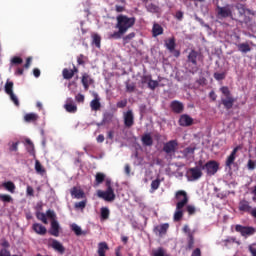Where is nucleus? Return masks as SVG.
I'll use <instances>...</instances> for the list:
<instances>
[{
  "label": "nucleus",
  "mask_w": 256,
  "mask_h": 256,
  "mask_svg": "<svg viewBox=\"0 0 256 256\" xmlns=\"http://www.w3.org/2000/svg\"><path fill=\"white\" fill-rule=\"evenodd\" d=\"M137 22V18L135 17H129L124 14H119L116 17V25L115 29L118 31H115L113 33L108 34V39H121L129 29H133L135 27V23Z\"/></svg>",
  "instance_id": "nucleus-1"
},
{
  "label": "nucleus",
  "mask_w": 256,
  "mask_h": 256,
  "mask_svg": "<svg viewBox=\"0 0 256 256\" xmlns=\"http://www.w3.org/2000/svg\"><path fill=\"white\" fill-rule=\"evenodd\" d=\"M235 9L238 11V14L233 16V21L240 23V25H248V23H251V17L247 16V13L251 15V9L241 3L236 4Z\"/></svg>",
  "instance_id": "nucleus-2"
},
{
  "label": "nucleus",
  "mask_w": 256,
  "mask_h": 256,
  "mask_svg": "<svg viewBox=\"0 0 256 256\" xmlns=\"http://www.w3.org/2000/svg\"><path fill=\"white\" fill-rule=\"evenodd\" d=\"M220 91L224 97H221L220 103L223 105L224 109L229 111L230 109H233V105H235V98L233 97V94H231V90H229V87L222 86L220 88Z\"/></svg>",
  "instance_id": "nucleus-3"
},
{
  "label": "nucleus",
  "mask_w": 256,
  "mask_h": 256,
  "mask_svg": "<svg viewBox=\"0 0 256 256\" xmlns=\"http://www.w3.org/2000/svg\"><path fill=\"white\" fill-rule=\"evenodd\" d=\"M195 165L187 171L189 181H199L203 177V160H199Z\"/></svg>",
  "instance_id": "nucleus-4"
},
{
  "label": "nucleus",
  "mask_w": 256,
  "mask_h": 256,
  "mask_svg": "<svg viewBox=\"0 0 256 256\" xmlns=\"http://www.w3.org/2000/svg\"><path fill=\"white\" fill-rule=\"evenodd\" d=\"M106 191L98 190L97 195L100 199H104V201H108L109 203L113 202L115 199V191L113 190V186H111V180H106Z\"/></svg>",
  "instance_id": "nucleus-5"
},
{
  "label": "nucleus",
  "mask_w": 256,
  "mask_h": 256,
  "mask_svg": "<svg viewBox=\"0 0 256 256\" xmlns=\"http://www.w3.org/2000/svg\"><path fill=\"white\" fill-rule=\"evenodd\" d=\"M199 57H201V54L196 50H191L187 56L189 72L192 74H195L197 71H199V67L197 66Z\"/></svg>",
  "instance_id": "nucleus-6"
},
{
  "label": "nucleus",
  "mask_w": 256,
  "mask_h": 256,
  "mask_svg": "<svg viewBox=\"0 0 256 256\" xmlns=\"http://www.w3.org/2000/svg\"><path fill=\"white\" fill-rule=\"evenodd\" d=\"M202 169L209 177H213V175L219 171V163L215 160H210L205 163V161L202 160Z\"/></svg>",
  "instance_id": "nucleus-7"
},
{
  "label": "nucleus",
  "mask_w": 256,
  "mask_h": 256,
  "mask_svg": "<svg viewBox=\"0 0 256 256\" xmlns=\"http://www.w3.org/2000/svg\"><path fill=\"white\" fill-rule=\"evenodd\" d=\"M235 232L240 233L242 237L247 239V237H252V235L256 233V229L253 226H243L241 224H237L235 226Z\"/></svg>",
  "instance_id": "nucleus-8"
},
{
  "label": "nucleus",
  "mask_w": 256,
  "mask_h": 256,
  "mask_svg": "<svg viewBox=\"0 0 256 256\" xmlns=\"http://www.w3.org/2000/svg\"><path fill=\"white\" fill-rule=\"evenodd\" d=\"M177 147H179V142L177 140H170L164 144L163 151L167 155H173L176 153Z\"/></svg>",
  "instance_id": "nucleus-9"
},
{
  "label": "nucleus",
  "mask_w": 256,
  "mask_h": 256,
  "mask_svg": "<svg viewBox=\"0 0 256 256\" xmlns=\"http://www.w3.org/2000/svg\"><path fill=\"white\" fill-rule=\"evenodd\" d=\"M187 205V198H184L181 202H177L176 211L174 213V221L177 223L183 219V207Z\"/></svg>",
  "instance_id": "nucleus-10"
},
{
  "label": "nucleus",
  "mask_w": 256,
  "mask_h": 256,
  "mask_svg": "<svg viewBox=\"0 0 256 256\" xmlns=\"http://www.w3.org/2000/svg\"><path fill=\"white\" fill-rule=\"evenodd\" d=\"M124 126L127 129H131L135 125V116L133 115V110H128L123 113Z\"/></svg>",
  "instance_id": "nucleus-11"
},
{
  "label": "nucleus",
  "mask_w": 256,
  "mask_h": 256,
  "mask_svg": "<svg viewBox=\"0 0 256 256\" xmlns=\"http://www.w3.org/2000/svg\"><path fill=\"white\" fill-rule=\"evenodd\" d=\"M217 15L219 17H222L223 19H227V17H230V19H233V11L229 7V5L224 7L217 6Z\"/></svg>",
  "instance_id": "nucleus-12"
},
{
  "label": "nucleus",
  "mask_w": 256,
  "mask_h": 256,
  "mask_svg": "<svg viewBox=\"0 0 256 256\" xmlns=\"http://www.w3.org/2000/svg\"><path fill=\"white\" fill-rule=\"evenodd\" d=\"M253 209V206H251V202H249L246 199H242L238 203V210L240 213H251V210Z\"/></svg>",
  "instance_id": "nucleus-13"
},
{
  "label": "nucleus",
  "mask_w": 256,
  "mask_h": 256,
  "mask_svg": "<svg viewBox=\"0 0 256 256\" xmlns=\"http://www.w3.org/2000/svg\"><path fill=\"white\" fill-rule=\"evenodd\" d=\"M170 109H172L173 113H176L177 115L183 113L185 106L182 102H179L178 100H174L170 104Z\"/></svg>",
  "instance_id": "nucleus-14"
},
{
  "label": "nucleus",
  "mask_w": 256,
  "mask_h": 256,
  "mask_svg": "<svg viewBox=\"0 0 256 256\" xmlns=\"http://www.w3.org/2000/svg\"><path fill=\"white\" fill-rule=\"evenodd\" d=\"M193 125V118L187 114H183L179 119L180 127H191Z\"/></svg>",
  "instance_id": "nucleus-15"
},
{
  "label": "nucleus",
  "mask_w": 256,
  "mask_h": 256,
  "mask_svg": "<svg viewBox=\"0 0 256 256\" xmlns=\"http://www.w3.org/2000/svg\"><path fill=\"white\" fill-rule=\"evenodd\" d=\"M64 109H66L67 113H77V105H75L73 98H67Z\"/></svg>",
  "instance_id": "nucleus-16"
},
{
  "label": "nucleus",
  "mask_w": 256,
  "mask_h": 256,
  "mask_svg": "<svg viewBox=\"0 0 256 256\" xmlns=\"http://www.w3.org/2000/svg\"><path fill=\"white\" fill-rule=\"evenodd\" d=\"M168 229H169L168 223L157 225L156 227H154V233L156 235H159V237H163V235L167 234Z\"/></svg>",
  "instance_id": "nucleus-17"
},
{
  "label": "nucleus",
  "mask_w": 256,
  "mask_h": 256,
  "mask_svg": "<svg viewBox=\"0 0 256 256\" xmlns=\"http://www.w3.org/2000/svg\"><path fill=\"white\" fill-rule=\"evenodd\" d=\"M70 193H71V196L74 197V199H85V192L78 188V187H73L71 190H70Z\"/></svg>",
  "instance_id": "nucleus-18"
},
{
  "label": "nucleus",
  "mask_w": 256,
  "mask_h": 256,
  "mask_svg": "<svg viewBox=\"0 0 256 256\" xmlns=\"http://www.w3.org/2000/svg\"><path fill=\"white\" fill-rule=\"evenodd\" d=\"M1 247L0 249V256H11V251H9V247H11V244H9V241L3 239L1 242Z\"/></svg>",
  "instance_id": "nucleus-19"
},
{
  "label": "nucleus",
  "mask_w": 256,
  "mask_h": 256,
  "mask_svg": "<svg viewBox=\"0 0 256 256\" xmlns=\"http://www.w3.org/2000/svg\"><path fill=\"white\" fill-rule=\"evenodd\" d=\"M54 251H57V253H60V255H63L65 253V246L61 244L58 240L52 239V243L50 245Z\"/></svg>",
  "instance_id": "nucleus-20"
},
{
  "label": "nucleus",
  "mask_w": 256,
  "mask_h": 256,
  "mask_svg": "<svg viewBox=\"0 0 256 256\" xmlns=\"http://www.w3.org/2000/svg\"><path fill=\"white\" fill-rule=\"evenodd\" d=\"M33 231L37 233V235H46L47 234V228L43 226V224L40 223H34L32 225Z\"/></svg>",
  "instance_id": "nucleus-21"
},
{
  "label": "nucleus",
  "mask_w": 256,
  "mask_h": 256,
  "mask_svg": "<svg viewBox=\"0 0 256 256\" xmlns=\"http://www.w3.org/2000/svg\"><path fill=\"white\" fill-rule=\"evenodd\" d=\"M107 251H109V245L107 244V242H100L98 244V256H106L105 254L107 253Z\"/></svg>",
  "instance_id": "nucleus-22"
},
{
  "label": "nucleus",
  "mask_w": 256,
  "mask_h": 256,
  "mask_svg": "<svg viewBox=\"0 0 256 256\" xmlns=\"http://www.w3.org/2000/svg\"><path fill=\"white\" fill-rule=\"evenodd\" d=\"M49 233L53 237H59V222H57V220L51 222V228L49 230Z\"/></svg>",
  "instance_id": "nucleus-23"
},
{
  "label": "nucleus",
  "mask_w": 256,
  "mask_h": 256,
  "mask_svg": "<svg viewBox=\"0 0 256 256\" xmlns=\"http://www.w3.org/2000/svg\"><path fill=\"white\" fill-rule=\"evenodd\" d=\"M165 47L168 49V51H170V53H173V51H175V47H177V44L175 43V37L166 40Z\"/></svg>",
  "instance_id": "nucleus-24"
},
{
  "label": "nucleus",
  "mask_w": 256,
  "mask_h": 256,
  "mask_svg": "<svg viewBox=\"0 0 256 256\" xmlns=\"http://www.w3.org/2000/svg\"><path fill=\"white\" fill-rule=\"evenodd\" d=\"M141 141L145 147H151V145H153V137H151V134H144Z\"/></svg>",
  "instance_id": "nucleus-25"
},
{
  "label": "nucleus",
  "mask_w": 256,
  "mask_h": 256,
  "mask_svg": "<svg viewBox=\"0 0 256 256\" xmlns=\"http://www.w3.org/2000/svg\"><path fill=\"white\" fill-rule=\"evenodd\" d=\"M152 35L153 37H159V35H163V27L160 24L154 23L152 27Z\"/></svg>",
  "instance_id": "nucleus-26"
},
{
  "label": "nucleus",
  "mask_w": 256,
  "mask_h": 256,
  "mask_svg": "<svg viewBox=\"0 0 256 256\" xmlns=\"http://www.w3.org/2000/svg\"><path fill=\"white\" fill-rule=\"evenodd\" d=\"M176 199L178 203H181V201H184L185 198L187 199V203H189V197L187 196V192L180 190L176 192Z\"/></svg>",
  "instance_id": "nucleus-27"
},
{
  "label": "nucleus",
  "mask_w": 256,
  "mask_h": 256,
  "mask_svg": "<svg viewBox=\"0 0 256 256\" xmlns=\"http://www.w3.org/2000/svg\"><path fill=\"white\" fill-rule=\"evenodd\" d=\"M39 119V115L36 113H28L24 116L26 123H33Z\"/></svg>",
  "instance_id": "nucleus-28"
},
{
  "label": "nucleus",
  "mask_w": 256,
  "mask_h": 256,
  "mask_svg": "<svg viewBox=\"0 0 256 256\" xmlns=\"http://www.w3.org/2000/svg\"><path fill=\"white\" fill-rule=\"evenodd\" d=\"M90 107L92 111H99L101 109V102L99 98H95L90 102Z\"/></svg>",
  "instance_id": "nucleus-29"
},
{
  "label": "nucleus",
  "mask_w": 256,
  "mask_h": 256,
  "mask_svg": "<svg viewBox=\"0 0 256 256\" xmlns=\"http://www.w3.org/2000/svg\"><path fill=\"white\" fill-rule=\"evenodd\" d=\"M111 121H113V113L105 112L103 114L101 125H105L107 123H111Z\"/></svg>",
  "instance_id": "nucleus-30"
},
{
  "label": "nucleus",
  "mask_w": 256,
  "mask_h": 256,
  "mask_svg": "<svg viewBox=\"0 0 256 256\" xmlns=\"http://www.w3.org/2000/svg\"><path fill=\"white\" fill-rule=\"evenodd\" d=\"M26 144L28 145L26 149L29 155L35 157V145L31 141V139H26Z\"/></svg>",
  "instance_id": "nucleus-31"
},
{
  "label": "nucleus",
  "mask_w": 256,
  "mask_h": 256,
  "mask_svg": "<svg viewBox=\"0 0 256 256\" xmlns=\"http://www.w3.org/2000/svg\"><path fill=\"white\" fill-rule=\"evenodd\" d=\"M2 186L6 189V191H9V193H15V183L12 181L4 182Z\"/></svg>",
  "instance_id": "nucleus-32"
},
{
  "label": "nucleus",
  "mask_w": 256,
  "mask_h": 256,
  "mask_svg": "<svg viewBox=\"0 0 256 256\" xmlns=\"http://www.w3.org/2000/svg\"><path fill=\"white\" fill-rule=\"evenodd\" d=\"M237 47H238V51H240V53H249V51H251V46H249L248 43L238 44Z\"/></svg>",
  "instance_id": "nucleus-33"
},
{
  "label": "nucleus",
  "mask_w": 256,
  "mask_h": 256,
  "mask_svg": "<svg viewBox=\"0 0 256 256\" xmlns=\"http://www.w3.org/2000/svg\"><path fill=\"white\" fill-rule=\"evenodd\" d=\"M71 229L75 233V235H77V237H81V235H86V233L77 224H72Z\"/></svg>",
  "instance_id": "nucleus-34"
},
{
  "label": "nucleus",
  "mask_w": 256,
  "mask_h": 256,
  "mask_svg": "<svg viewBox=\"0 0 256 256\" xmlns=\"http://www.w3.org/2000/svg\"><path fill=\"white\" fill-rule=\"evenodd\" d=\"M110 211L107 207H102L100 210V217L103 221H107L109 219Z\"/></svg>",
  "instance_id": "nucleus-35"
},
{
  "label": "nucleus",
  "mask_w": 256,
  "mask_h": 256,
  "mask_svg": "<svg viewBox=\"0 0 256 256\" xmlns=\"http://www.w3.org/2000/svg\"><path fill=\"white\" fill-rule=\"evenodd\" d=\"M35 171L39 175H45V168H43V165H41V162H39V160L35 161Z\"/></svg>",
  "instance_id": "nucleus-36"
},
{
  "label": "nucleus",
  "mask_w": 256,
  "mask_h": 256,
  "mask_svg": "<svg viewBox=\"0 0 256 256\" xmlns=\"http://www.w3.org/2000/svg\"><path fill=\"white\" fill-rule=\"evenodd\" d=\"M82 85H83V87H84V89L87 91V90H89V81H90V83H91V79H89V75L88 74H83V76H82Z\"/></svg>",
  "instance_id": "nucleus-37"
},
{
  "label": "nucleus",
  "mask_w": 256,
  "mask_h": 256,
  "mask_svg": "<svg viewBox=\"0 0 256 256\" xmlns=\"http://www.w3.org/2000/svg\"><path fill=\"white\" fill-rule=\"evenodd\" d=\"M62 76L64 79L69 80V79H73V71L69 70L67 68H64L62 71Z\"/></svg>",
  "instance_id": "nucleus-38"
},
{
  "label": "nucleus",
  "mask_w": 256,
  "mask_h": 256,
  "mask_svg": "<svg viewBox=\"0 0 256 256\" xmlns=\"http://www.w3.org/2000/svg\"><path fill=\"white\" fill-rule=\"evenodd\" d=\"M103 181H105V174L101 172L96 173V176H95L96 185H101Z\"/></svg>",
  "instance_id": "nucleus-39"
},
{
  "label": "nucleus",
  "mask_w": 256,
  "mask_h": 256,
  "mask_svg": "<svg viewBox=\"0 0 256 256\" xmlns=\"http://www.w3.org/2000/svg\"><path fill=\"white\" fill-rule=\"evenodd\" d=\"M0 201L3 203H13V197L9 194H0Z\"/></svg>",
  "instance_id": "nucleus-40"
},
{
  "label": "nucleus",
  "mask_w": 256,
  "mask_h": 256,
  "mask_svg": "<svg viewBox=\"0 0 256 256\" xmlns=\"http://www.w3.org/2000/svg\"><path fill=\"white\" fill-rule=\"evenodd\" d=\"M36 217L39 221H42V223H44V225H47V214L43 213V212H37L36 213Z\"/></svg>",
  "instance_id": "nucleus-41"
},
{
  "label": "nucleus",
  "mask_w": 256,
  "mask_h": 256,
  "mask_svg": "<svg viewBox=\"0 0 256 256\" xmlns=\"http://www.w3.org/2000/svg\"><path fill=\"white\" fill-rule=\"evenodd\" d=\"M132 39H135V32H131L123 37V44L127 45Z\"/></svg>",
  "instance_id": "nucleus-42"
},
{
  "label": "nucleus",
  "mask_w": 256,
  "mask_h": 256,
  "mask_svg": "<svg viewBox=\"0 0 256 256\" xmlns=\"http://www.w3.org/2000/svg\"><path fill=\"white\" fill-rule=\"evenodd\" d=\"M195 246V237L193 234H189L188 236V244H187V249L191 250Z\"/></svg>",
  "instance_id": "nucleus-43"
},
{
  "label": "nucleus",
  "mask_w": 256,
  "mask_h": 256,
  "mask_svg": "<svg viewBox=\"0 0 256 256\" xmlns=\"http://www.w3.org/2000/svg\"><path fill=\"white\" fill-rule=\"evenodd\" d=\"M159 87V81L153 80V78L148 82V89H151V91H155Z\"/></svg>",
  "instance_id": "nucleus-44"
},
{
  "label": "nucleus",
  "mask_w": 256,
  "mask_h": 256,
  "mask_svg": "<svg viewBox=\"0 0 256 256\" xmlns=\"http://www.w3.org/2000/svg\"><path fill=\"white\" fill-rule=\"evenodd\" d=\"M93 43L98 49H101V36L99 34L93 35Z\"/></svg>",
  "instance_id": "nucleus-45"
},
{
  "label": "nucleus",
  "mask_w": 256,
  "mask_h": 256,
  "mask_svg": "<svg viewBox=\"0 0 256 256\" xmlns=\"http://www.w3.org/2000/svg\"><path fill=\"white\" fill-rule=\"evenodd\" d=\"M5 93L7 95L13 93V82L12 81H7L5 84Z\"/></svg>",
  "instance_id": "nucleus-46"
},
{
  "label": "nucleus",
  "mask_w": 256,
  "mask_h": 256,
  "mask_svg": "<svg viewBox=\"0 0 256 256\" xmlns=\"http://www.w3.org/2000/svg\"><path fill=\"white\" fill-rule=\"evenodd\" d=\"M184 157H189V155H195V147H187L183 151Z\"/></svg>",
  "instance_id": "nucleus-47"
},
{
  "label": "nucleus",
  "mask_w": 256,
  "mask_h": 256,
  "mask_svg": "<svg viewBox=\"0 0 256 256\" xmlns=\"http://www.w3.org/2000/svg\"><path fill=\"white\" fill-rule=\"evenodd\" d=\"M235 159H236V156H233L230 154L226 160V167H229V169H231V165L235 163Z\"/></svg>",
  "instance_id": "nucleus-48"
},
{
  "label": "nucleus",
  "mask_w": 256,
  "mask_h": 256,
  "mask_svg": "<svg viewBox=\"0 0 256 256\" xmlns=\"http://www.w3.org/2000/svg\"><path fill=\"white\" fill-rule=\"evenodd\" d=\"M153 256H169V255L165 254V249L160 247L157 250L153 251Z\"/></svg>",
  "instance_id": "nucleus-49"
},
{
  "label": "nucleus",
  "mask_w": 256,
  "mask_h": 256,
  "mask_svg": "<svg viewBox=\"0 0 256 256\" xmlns=\"http://www.w3.org/2000/svg\"><path fill=\"white\" fill-rule=\"evenodd\" d=\"M161 185V180H159V179H156V180H153L152 182H151V189L153 190V191H157V189H159V186Z\"/></svg>",
  "instance_id": "nucleus-50"
},
{
  "label": "nucleus",
  "mask_w": 256,
  "mask_h": 256,
  "mask_svg": "<svg viewBox=\"0 0 256 256\" xmlns=\"http://www.w3.org/2000/svg\"><path fill=\"white\" fill-rule=\"evenodd\" d=\"M151 79H153V77H152L151 75H143V76L141 77V83H142V85H145V84L149 85Z\"/></svg>",
  "instance_id": "nucleus-51"
},
{
  "label": "nucleus",
  "mask_w": 256,
  "mask_h": 256,
  "mask_svg": "<svg viewBox=\"0 0 256 256\" xmlns=\"http://www.w3.org/2000/svg\"><path fill=\"white\" fill-rule=\"evenodd\" d=\"M135 91V83L126 82V92L127 93H133Z\"/></svg>",
  "instance_id": "nucleus-52"
},
{
  "label": "nucleus",
  "mask_w": 256,
  "mask_h": 256,
  "mask_svg": "<svg viewBox=\"0 0 256 256\" xmlns=\"http://www.w3.org/2000/svg\"><path fill=\"white\" fill-rule=\"evenodd\" d=\"M11 101L14 103V105H16V107H19V98H17V95H15V93H10L8 94Z\"/></svg>",
  "instance_id": "nucleus-53"
},
{
  "label": "nucleus",
  "mask_w": 256,
  "mask_h": 256,
  "mask_svg": "<svg viewBox=\"0 0 256 256\" xmlns=\"http://www.w3.org/2000/svg\"><path fill=\"white\" fill-rule=\"evenodd\" d=\"M46 217H48V219H51L52 221H56V217L57 215L55 214V211L53 210H48L46 211Z\"/></svg>",
  "instance_id": "nucleus-54"
},
{
  "label": "nucleus",
  "mask_w": 256,
  "mask_h": 256,
  "mask_svg": "<svg viewBox=\"0 0 256 256\" xmlns=\"http://www.w3.org/2000/svg\"><path fill=\"white\" fill-rule=\"evenodd\" d=\"M85 207H87V200H83V201L75 203L76 209H85Z\"/></svg>",
  "instance_id": "nucleus-55"
},
{
  "label": "nucleus",
  "mask_w": 256,
  "mask_h": 256,
  "mask_svg": "<svg viewBox=\"0 0 256 256\" xmlns=\"http://www.w3.org/2000/svg\"><path fill=\"white\" fill-rule=\"evenodd\" d=\"M186 211H187L188 215H195L197 209L193 205H188V206H186Z\"/></svg>",
  "instance_id": "nucleus-56"
},
{
  "label": "nucleus",
  "mask_w": 256,
  "mask_h": 256,
  "mask_svg": "<svg viewBox=\"0 0 256 256\" xmlns=\"http://www.w3.org/2000/svg\"><path fill=\"white\" fill-rule=\"evenodd\" d=\"M214 79H216V81H223V79H225V72H222V73L215 72Z\"/></svg>",
  "instance_id": "nucleus-57"
},
{
  "label": "nucleus",
  "mask_w": 256,
  "mask_h": 256,
  "mask_svg": "<svg viewBox=\"0 0 256 256\" xmlns=\"http://www.w3.org/2000/svg\"><path fill=\"white\" fill-rule=\"evenodd\" d=\"M116 107L118 109H125V107H127V99L118 101L117 104H116Z\"/></svg>",
  "instance_id": "nucleus-58"
},
{
  "label": "nucleus",
  "mask_w": 256,
  "mask_h": 256,
  "mask_svg": "<svg viewBox=\"0 0 256 256\" xmlns=\"http://www.w3.org/2000/svg\"><path fill=\"white\" fill-rule=\"evenodd\" d=\"M12 65H21L23 63V58L15 56L11 60Z\"/></svg>",
  "instance_id": "nucleus-59"
},
{
  "label": "nucleus",
  "mask_w": 256,
  "mask_h": 256,
  "mask_svg": "<svg viewBox=\"0 0 256 256\" xmlns=\"http://www.w3.org/2000/svg\"><path fill=\"white\" fill-rule=\"evenodd\" d=\"M76 103H85V95L79 93L75 96Z\"/></svg>",
  "instance_id": "nucleus-60"
},
{
  "label": "nucleus",
  "mask_w": 256,
  "mask_h": 256,
  "mask_svg": "<svg viewBox=\"0 0 256 256\" xmlns=\"http://www.w3.org/2000/svg\"><path fill=\"white\" fill-rule=\"evenodd\" d=\"M248 250L250 251L252 256H256V243L249 245Z\"/></svg>",
  "instance_id": "nucleus-61"
},
{
  "label": "nucleus",
  "mask_w": 256,
  "mask_h": 256,
  "mask_svg": "<svg viewBox=\"0 0 256 256\" xmlns=\"http://www.w3.org/2000/svg\"><path fill=\"white\" fill-rule=\"evenodd\" d=\"M85 55L83 54H80L78 57H77V63L78 65H85Z\"/></svg>",
  "instance_id": "nucleus-62"
},
{
  "label": "nucleus",
  "mask_w": 256,
  "mask_h": 256,
  "mask_svg": "<svg viewBox=\"0 0 256 256\" xmlns=\"http://www.w3.org/2000/svg\"><path fill=\"white\" fill-rule=\"evenodd\" d=\"M247 167H248V169H249L250 171L255 170L256 162H255V161H253V160H248Z\"/></svg>",
  "instance_id": "nucleus-63"
},
{
  "label": "nucleus",
  "mask_w": 256,
  "mask_h": 256,
  "mask_svg": "<svg viewBox=\"0 0 256 256\" xmlns=\"http://www.w3.org/2000/svg\"><path fill=\"white\" fill-rule=\"evenodd\" d=\"M191 256H201V249H200V248H196V249L192 252Z\"/></svg>",
  "instance_id": "nucleus-64"
}]
</instances>
